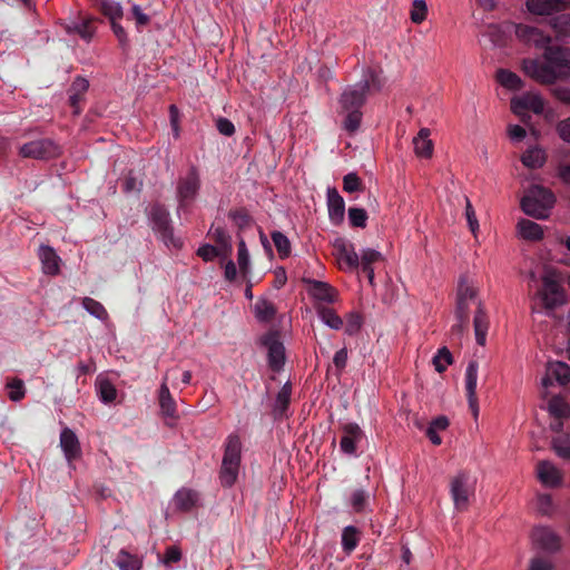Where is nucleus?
<instances>
[{
    "label": "nucleus",
    "mask_w": 570,
    "mask_h": 570,
    "mask_svg": "<svg viewBox=\"0 0 570 570\" xmlns=\"http://www.w3.org/2000/svg\"><path fill=\"white\" fill-rule=\"evenodd\" d=\"M197 255L205 262H212L215 257L220 256V252L216 246L205 244L197 249Z\"/></svg>",
    "instance_id": "nucleus-56"
},
{
    "label": "nucleus",
    "mask_w": 570,
    "mask_h": 570,
    "mask_svg": "<svg viewBox=\"0 0 570 570\" xmlns=\"http://www.w3.org/2000/svg\"><path fill=\"white\" fill-rule=\"evenodd\" d=\"M98 393L104 403H111L117 397V390L109 380H100L98 382Z\"/></svg>",
    "instance_id": "nucleus-46"
},
{
    "label": "nucleus",
    "mask_w": 570,
    "mask_h": 570,
    "mask_svg": "<svg viewBox=\"0 0 570 570\" xmlns=\"http://www.w3.org/2000/svg\"><path fill=\"white\" fill-rule=\"evenodd\" d=\"M348 219L353 227L364 228L366 226L367 213L363 208L351 207L348 209Z\"/></svg>",
    "instance_id": "nucleus-53"
},
{
    "label": "nucleus",
    "mask_w": 570,
    "mask_h": 570,
    "mask_svg": "<svg viewBox=\"0 0 570 570\" xmlns=\"http://www.w3.org/2000/svg\"><path fill=\"white\" fill-rule=\"evenodd\" d=\"M518 228L520 235L529 240H538L543 236V230L541 226L529 219H521L518 223Z\"/></svg>",
    "instance_id": "nucleus-32"
},
{
    "label": "nucleus",
    "mask_w": 570,
    "mask_h": 570,
    "mask_svg": "<svg viewBox=\"0 0 570 570\" xmlns=\"http://www.w3.org/2000/svg\"><path fill=\"white\" fill-rule=\"evenodd\" d=\"M217 130L224 136H233L235 132V126L227 118H218L216 120Z\"/></svg>",
    "instance_id": "nucleus-58"
},
{
    "label": "nucleus",
    "mask_w": 570,
    "mask_h": 570,
    "mask_svg": "<svg viewBox=\"0 0 570 570\" xmlns=\"http://www.w3.org/2000/svg\"><path fill=\"white\" fill-rule=\"evenodd\" d=\"M552 92L560 102L570 105V88L558 86L553 88Z\"/></svg>",
    "instance_id": "nucleus-62"
},
{
    "label": "nucleus",
    "mask_w": 570,
    "mask_h": 570,
    "mask_svg": "<svg viewBox=\"0 0 570 570\" xmlns=\"http://www.w3.org/2000/svg\"><path fill=\"white\" fill-rule=\"evenodd\" d=\"M118 21L119 20L110 21L111 22V29H112L115 36L117 37L120 46L122 48H125L128 45V38H127V33H126L125 29L122 28V26Z\"/></svg>",
    "instance_id": "nucleus-59"
},
{
    "label": "nucleus",
    "mask_w": 570,
    "mask_h": 570,
    "mask_svg": "<svg viewBox=\"0 0 570 570\" xmlns=\"http://www.w3.org/2000/svg\"><path fill=\"white\" fill-rule=\"evenodd\" d=\"M200 179L196 167H190L185 177L179 178L177 184V197L179 205L186 206L191 203L198 194Z\"/></svg>",
    "instance_id": "nucleus-10"
},
{
    "label": "nucleus",
    "mask_w": 570,
    "mask_h": 570,
    "mask_svg": "<svg viewBox=\"0 0 570 570\" xmlns=\"http://www.w3.org/2000/svg\"><path fill=\"white\" fill-rule=\"evenodd\" d=\"M362 188H363L362 180L360 179V177L356 174L350 173L344 176V178H343L344 191L354 193V191L361 190Z\"/></svg>",
    "instance_id": "nucleus-54"
},
{
    "label": "nucleus",
    "mask_w": 570,
    "mask_h": 570,
    "mask_svg": "<svg viewBox=\"0 0 570 570\" xmlns=\"http://www.w3.org/2000/svg\"><path fill=\"white\" fill-rule=\"evenodd\" d=\"M343 435L340 441L341 451L347 455H355L357 443L364 438V433L357 423L342 425Z\"/></svg>",
    "instance_id": "nucleus-16"
},
{
    "label": "nucleus",
    "mask_w": 570,
    "mask_h": 570,
    "mask_svg": "<svg viewBox=\"0 0 570 570\" xmlns=\"http://www.w3.org/2000/svg\"><path fill=\"white\" fill-rule=\"evenodd\" d=\"M99 9L110 20H120L124 16L121 4L116 0H99Z\"/></svg>",
    "instance_id": "nucleus-39"
},
{
    "label": "nucleus",
    "mask_w": 570,
    "mask_h": 570,
    "mask_svg": "<svg viewBox=\"0 0 570 570\" xmlns=\"http://www.w3.org/2000/svg\"><path fill=\"white\" fill-rule=\"evenodd\" d=\"M131 17L135 20L136 27L140 30L142 27L147 26L150 21V17L146 14L140 6L132 4L131 7Z\"/></svg>",
    "instance_id": "nucleus-55"
},
{
    "label": "nucleus",
    "mask_w": 570,
    "mask_h": 570,
    "mask_svg": "<svg viewBox=\"0 0 570 570\" xmlns=\"http://www.w3.org/2000/svg\"><path fill=\"white\" fill-rule=\"evenodd\" d=\"M333 246L342 267L350 271H354L360 267V256L356 253L353 243L340 237L334 240Z\"/></svg>",
    "instance_id": "nucleus-14"
},
{
    "label": "nucleus",
    "mask_w": 570,
    "mask_h": 570,
    "mask_svg": "<svg viewBox=\"0 0 570 570\" xmlns=\"http://www.w3.org/2000/svg\"><path fill=\"white\" fill-rule=\"evenodd\" d=\"M368 492L364 489H355L350 497V504L354 512L362 513L368 505Z\"/></svg>",
    "instance_id": "nucleus-40"
},
{
    "label": "nucleus",
    "mask_w": 570,
    "mask_h": 570,
    "mask_svg": "<svg viewBox=\"0 0 570 570\" xmlns=\"http://www.w3.org/2000/svg\"><path fill=\"white\" fill-rule=\"evenodd\" d=\"M538 478L546 487L557 488L562 484V473L549 461H540L537 465Z\"/></svg>",
    "instance_id": "nucleus-20"
},
{
    "label": "nucleus",
    "mask_w": 570,
    "mask_h": 570,
    "mask_svg": "<svg viewBox=\"0 0 570 570\" xmlns=\"http://www.w3.org/2000/svg\"><path fill=\"white\" fill-rule=\"evenodd\" d=\"M7 389L10 390L9 399L13 402L21 401L26 395L24 383L20 379H12L7 383Z\"/></svg>",
    "instance_id": "nucleus-49"
},
{
    "label": "nucleus",
    "mask_w": 570,
    "mask_h": 570,
    "mask_svg": "<svg viewBox=\"0 0 570 570\" xmlns=\"http://www.w3.org/2000/svg\"><path fill=\"white\" fill-rule=\"evenodd\" d=\"M167 377L164 379V382L161 383L159 387V394H158V403L160 407V412L164 417H166L167 421L166 424L168 426H173L175 422L178 420V413H177V404L174 400L169 387L166 382Z\"/></svg>",
    "instance_id": "nucleus-17"
},
{
    "label": "nucleus",
    "mask_w": 570,
    "mask_h": 570,
    "mask_svg": "<svg viewBox=\"0 0 570 570\" xmlns=\"http://www.w3.org/2000/svg\"><path fill=\"white\" fill-rule=\"evenodd\" d=\"M524 73L542 83H553L570 77V48L548 46L543 60L527 58L522 61Z\"/></svg>",
    "instance_id": "nucleus-1"
},
{
    "label": "nucleus",
    "mask_w": 570,
    "mask_h": 570,
    "mask_svg": "<svg viewBox=\"0 0 570 570\" xmlns=\"http://www.w3.org/2000/svg\"><path fill=\"white\" fill-rule=\"evenodd\" d=\"M198 500L196 491L189 489H181L177 491L174 498V502L177 509L181 511H189L194 508Z\"/></svg>",
    "instance_id": "nucleus-31"
},
{
    "label": "nucleus",
    "mask_w": 570,
    "mask_h": 570,
    "mask_svg": "<svg viewBox=\"0 0 570 570\" xmlns=\"http://www.w3.org/2000/svg\"><path fill=\"white\" fill-rule=\"evenodd\" d=\"M264 346L268 350V365L278 372L285 363V348L277 333H268L262 340Z\"/></svg>",
    "instance_id": "nucleus-13"
},
{
    "label": "nucleus",
    "mask_w": 570,
    "mask_h": 570,
    "mask_svg": "<svg viewBox=\"0 0 570 570\" xmlns=\"http://www.w3.org/2000/svg\"><path fill=\"white\" fill-rule=\"evenodd\" d=\"M228 216L240 229L248 227L252 223V217L245 208L230 210Z\"/></svg>",
    "instance_id": "nucleus-52"
},
{
    "label": "nucleus",
    "mask_w": 570,
    "mask_h": 570,
    "mask_svg": "<svg viewBox=\"0 0 570 570\" xmlns=\"http://www.w3.org/2000/svg\"><path fill=\"white\" fill-rule=\"evenodd\" d=\"M556 197L551 190L546 187L531 186L521 199V208L528 216L537 219H544L549 216L553 207Z\"/></svg>",
    "instance_id": "nucleus-3"
},
{
    "label": "nucleus",
    "mask_w": 570,
    "mask_h": 570,
    "mask_svg": "<svg viewBox=\"0 0 570 570\" xmlns=\"http://www.w3.org/2000/svg\"><path fill=\"white\" fill-rule=\"evenodd\" d=\"M362 116L361 109L350 110L343 119V128L350 134L355 132L360 128Z\"/></svg>",
    "instance_id": "nucleus-47"
},
{
    "label": "nucleus",
    "mask_w": 570,
    "mask_h": 570,
    "mask_svg": "<svg viewBox=\"0 0 570 570\" xmlns=\"http://www.w3.org/2000/svg\"><path fill=\"white\" fill-rule=\"evenodd\" d=\"M274 246L277 249V253L281 258H286L291 254V243L287 236H285L282 232L274 230L271 234Z\"/></svg>",
    "instance_id": "nucleus-44"
},
{
    "label": "nucleus",
    "mask_w": 570,
    "mask_h": 570,
    "mask_svg": "<svg viewBox=\"0 0 570 570\" xmlns=\"http://www.w3.org/2000/svg\"><path fill=\"white\" fill-rule=\"evenodd\" d=\"M552 448L558 456L570 460V434H560L553 438Z\"/></svg>",
    "instance_id": "nucleus-42"
},
{
    "label": "nucleus",
    "mask_w": 570,
    "mask_h": 570,
    "mask_svg": "<svg viewBox=\"0 0 570 570\" xmlns=\"http://www.w3.org/2000/svg\"><path fill=\"white\" fill-rule=\"evenodd\" d=\"M549 412L554 419H563L569 414V406L561 397H552L549 401Z\"/></svg>",
    "instance_id": "nucleus-48"
},
{
    "label": "nucleus",
    "mask_w": 570,
    "mask_h": 570,
    "mask_svg": "<svg viewBox=\"0 0 570 570\" xmlns=\"http://www.w3.org/2000/svg\"><path fill=\"white\" fill-rule=\"evenodd\" d=\"M478 370L479 364L476 361L469 362L465 370V392L469 407L474 417H476L479 414V404L476 397Z\"/></svg>",
    "instance_id": "nucleus-18"
},
{
    "label": "nucleus",
    "mask_w": 570,
    "mask_h": 570,
    "mask_svg": "<svg viewBox=\"0 0 570 570\" xmlns=\"http://www.w3.org/2000/svg\"><path fill=\"white\" fill-rule=\"evenodd\" d=\"M514 32L519 41L524 43L525 46H533L535 48H543L549 46L551 38L548 35H544L537 27H532L529 24H513Z\"/></svg>",
    "instance_id": "nucleus-12"
},
{
    "label": "nucleus",
    "mask_w": 570,
    "mask_h": 570,
    "mask_svg": "<svg viewBox=\"0 0 570 570\" xmlns=\"http://www.w3.org/2000/svg\"><path fill=\"white\" fill-rule=\"evenodd\" d=\"M39 257L42 264V271L47 275H57L59 273L60 258L50 246H41Z\"/></svg>",
    "instance_id": "nucleus-26"
},
{
    "label": "nucleus",
    "mask_w": 570,
    "mask_h": 570,
    "mask_svg": "<svg viewBox=\"0 0 570 570\" xmlns=\"http://www.w3.org/2000/svg\"><path fill=\"white\" fill-rule=\"evenodd\" d=\"M242 462V441L238 434L232 433L224 444V455L219 471L220 483L230 488L237 480Z\"/></svg>",
    "instance_id": "nucleus-2"
},
{
    "label": "nucleus",
    "mask_w": 570,
    "mask_h": 570,
    "mask_svg": "<svg viewBox=\"0 0 570 570\" xmlns=\"http://www.w3.org/2000/svg\"><path fill=\"white\" fill-rule=\"evenodd\" d=\"M475 492V479L469 471L462 470L450 480V495L456 511L469 508L470 498Z\"/></svg>",
    "instance_id": "nucleus-6"
},
{
    "label": "nucleus",
    "mask_w": 570,
    "mask_h": 570,
    "mask_svg": "<svg viewBox=\"0 0 570 570\" xmlns=\"http://www.w3.org/2000/svg\"><path fill=\"white\" fill-rule=\"evenodd\" d=\"M538 296L542 306L549 311L566 303V292L554 272H546L542 277V288L538 292Z\"/></svg>",
    "instance_id": "nucleus-7"
},
{
    "label": "nucleus",
    "mask_w": 570,
    "mask_h": 570,
    "mask_svg": "<svg viewBox=\"0 0 570 570\" xmlns=\"http://www.w3.org/2000/svg\"><path fill=\"white\" fill-rule=\"evenodd\" d=\"M237 262L239 272L244 278H246L250 271L249 253L246 243L243 238L238 242Z\"/></svg>",
    "instance_id": "nucleus-41"
},
{
    "label": "nucleus",
    "mask_w": 570,
    "mask_h": 570,
    "mask_svg": "<svg viewBox=\"0 0 570 570\" xmlns=\"http://www.w3.org/2000/svg\"><path fill=\"white\" fill-rule=\"evenodd\" d=\"M498 82L507 89L518 90L522 86L520 77L507 69H499L497 72Z\"/></svg>",
    "instance_id": "nucleus-37"
},
{
    "label": "nucleus",
    "mask_w": 570,
    "mask_h": 570,
    "mask_svg": "<svg viewBox=\"0 0 570 570\" xmlns=\"http://www.w3.org/2000/svg\"><path fill=\"white\" fill-rule=\"evenodd\" d=\"M317 316L330 328L338 331L343 327V318L330 306L323 304L314 305Z\"/></svg>",
    "instance_id": "nucleus-27"
},
{
    "label": "nucleus",
    "mask_w": 570,
    "mask_h": 570,
    "mask_svg": "<svg viewBox=\"0 0 570 570\" xmlns=\"http://www.w3.org/2000/svg\"><path fill=\"white\" fill-rule=\"evenodd\" d=\"M60 446L69 464L81 456L79 440L69 428H65L60 433Z\"/></svg>",
    "instance_id": "nucleus-19"
},
{
    "label": "nucleus",
    "mask_w": 570,
    "mask_h": 570,
    "mask_svg": "<svg viewBox=\"0 0 570 570\" xmlns=\"http://www.w3.org/2000/svg\"><path fill=\"white\" fill-rule=\"evenodd\" d=\"M470 305H471V303H469V302H463V301L456 299V308H455L456 320L469 321Z\"/></svg>",
    "instance_id": "nucleus-60"
},
{
    "label": "nucleus",
    "mask_w": 570,
    "mask_h": 570,
    "mask_svg": "<svg viewBox=\"0 0 570 570\" xmlns=\"http://www.w3.org/2000/svg\"><path fill=\"white\" fill-rule=\"evenodd\" d=\"M521 161L525 167L540 168L546 161V154L540 148H530L522 155Z\"/></svg>",
    "instance_id": "nucleus-36"
},
{
    "label": "nucleus",
    "mask_w": 570,
    "mask_h": 570,
    "mask_svg": "<svg viewBox=\"0 0 570 570\" xmlns=\"http://www.w3.org/2000/svg\"><path fill=\"white\" fill-rule=\"evenodd\" d=\"M291 395L292 385L289 383H285L283 387L278 391L275 399L273 407V415L275 420H282L284 417H287V410L291 403Z\"/></svg>",
    "instance_id": "nucleus-25"
},
{
    "label": "nucleus",
    "mask_w": 570,
    "mask_h": 570,
    "mask_svg": "<svg viewBox=\"0 0 570 570\" xmlns=\"http://www.w3.org/2000/svg\"><path fill=\"white\" fill-rule=\"evenodd\" d=\"M153 229L159 234L161 240L167 245L179 247L181 242L174 237V229L171 226L169 212L164 205L154 204L149 210Z\"/></svg>",
    "instance_id": "nucleus-8"
},
{
    "label": "nucleus",
    "mask_w": 570,
    "mask_h": 570,
    "mask_svg": "<svg viewBox=\"0 0 570 570\" xmlns=\"http://www.w3.org/2000/svg\"><path fill=\"white\" fill-rule=\"evenodd\" d=\"M181 559V551L176 546H170L166 549L163 562L165 564L176 563Z\"/></svg>",
    "instance_id": "nucleus-57"
},
{
    "label": "nucleus",
    "mask_w": 570,
    "mask_h": 570,
    "mask_svg": "<svg viewBox=\"0 0 570 570\" xmlns=\"http://www.w3.org/2000/svg\"><path fill=\"white\" fill-rule=\"evenodd\" d=\"M456 299L478 304L473 320V327L476 343L480 346H484L490 323L482 303L476 298V289L469 285L465 281H461L458 288Z\"/></svg>",
    "instance_id": "nucleus-5"
},
{
    "label": "nucleus",
    "mask_w": 570,
    "mask_h": 570,
    "mask_svg": "<svg viewBox=\"0 0 570 570\" xmlns=\"http://www.w3.org/2000/svg\"><path fill=\"white\" fill-rule=\"evenodd\" d=\"M557 129L560 138L570 144V117L560 121Z\"/></svg>",
    "instance_id": "nucleus-64"
},
{
    "label": "nucleus",
    "mask_w": 570,
    "mask_h": 570,
    "mask_svg": "<svg viewBox=\"0 0 570 570\" xmlns=\"http://www.w3.org/2000/svg\"><path fill=\"white\" fill-rule=\"evenodd\" d=\"M529 570H553V564L543 558H533Z\"/></svg>",
    "instance_id": "nucleus-63"
},
{
    "label": "nucleus",
    "mask_w": 570,
    "mask_h": 570,
    "mask_svg": "<svg viewBox=\"0 0 570 570\" xmlns=\"http://www.w3.org/2000/svg\"><path fill=\"white\" fill-rule=\"evenodd\" d=\"M431 131L429 128H421L413 138L414 153L420 158H431L434 145L430 139Z\"/></svg>",
    "instance_id": "nucleus-24"
},
{
    "label": "nucleus",
    "mask_w": 570,
    "mask_h": 570,
    "mask_svg": "<svg viewBox=\"0 0 570 570\" xmlns=\"http://www.w3.org/2000/svg\"><path fill=\"white\" fill-rule=\"evenodd\" d=\"M525 4L531 13L544 16L570 6V0H527Z\"/></svg>",
    "instance_id": "nucleus-22"
},
{
    "label": "nucleus",
    "mask_w": 570,
    "mask_h": 570,
    "mask_svg": "<svg viewBox=\"0 0 570 570\" xmlns=\"http://www.w3.org/2000/svg\"><path fill=\"white\" fill-rule=\"evenodd\" d=\"M328 217L334 225H340L344 220L345 203L336 188L327 189Z\"/></svg>",
    "instance_id": "nucleus-21"
},
{
    "label": "nucleus",
    "mask_w": 570,
    "mask_h": 570,
    "mask_svg": "<svg viewBox=\"0 0 570 570\" xmlns=\"http://www.w3.org/2000/svg\"><path fill=\"white\" fill-rule=\"evenodd\" d=\"M453 356L448 347H441L433 357V365L435 371L442 373L446 370V366L452 364Z\"/></svg>",
    "instance_id": "nucleus-45"
},
{
    "label": "nucleus",
    "mask_w": 570,
    "mask_h": 570,
    "mask_svg": "<svg viewBox=\"0 0 570 570\" xmlns=\"http://www.w3.org/2000/svg\"><path fill=\"white\" fill-rule=\"evenodd\" d=\"M363 325V316L358 312H351L346 316L345 333L350 336L355 335Z\"/></svg>",
    "instance_id": "nucleus-51"
},
{
    "label": "nucleus",
    "mask_w": 570,
    "mask_h": 570,
    "mask_svg": "<svg viewBox=\"0 0 570 570\" xmlns=\"http://www.w3.org/2000/svg\"><path fill=\"white\" fill-rule=\"evenodd\" d=\"M254 309L255 316L261 322H271L272 320H274L277 313L275 305L265 298H259L255 303Z\"/></svg>",
    "instance_id": "nucleus-34"
},
{
    "label": "nucleus",
    "mask_w": 570,
    "mask_h": 570,
    "mask_svg": "<svg viewBox=\"0 0 570 570\" xmlns=\"http://www.w3.org/2000/svg\"><path fill=\"white\" fill-rule=\"evenodd\" d=\"M382 259V254L372 248L363 249L361 253L360 266L362 267L363 273L366 275L371 284L374 281V269L372 265Z\"/></svg>",
    "instance_id": "nucleus-28"
},
{
    "label": "nucleus",
    "mask_w": 570,
    "mask_h": 570,
    "mask_svg": "<svg viewBox=\"0 0 570 570\" xmlns=\"http://www.w3.org/2000/svg\"><path fill=\"white\" fill-rule=\"evenodd\" d=\"M82 306L89 314L100 321H106L108 318V312L104 305L91 297H85L82 299Z\"/></svg>",
    "instance_id": "nucleus-43"
},
{
    "label": "nucleus",
    "mask_w": 570,
    "mask_h": 570,
    "mask_svg": "<svg viewBox=\"0 0 570 570\" xmlns=\"http://www.w3.org/2000/svg\"><path fill=\"white\" fill-rule=\"evenodd\" d=\"M552 379L560 385H566L570 381V366L564 362H550L547 368V377L542 380L543 385L547 386Z\"/></svg>",
    "instance_id": "nucleus-23"
},
{
    "label": "nucleus",
    "mask_w": 570,
    "mask_h": 570,
    "mask_svg": "<svg viewBox=\"0 0 570 570\" xmlns=\"http://www.w3.org/2000/svg\"><path fill=\"white\" fill-rule=\"evenodd\" d=\"M531 538L534 544L542 550L554 553L561 549V538L549 527H537Z\"/></svg>",
    "instance_id": "nucleus-15"
},
{
    "label": "nucleus",
    "mask_w": 570,
    "mask_h": 570,
    "mask_svg": "<svg viewBox=\"0 0 570 570\" xmlns=\"http://www.w3.org/2000/svg\"><path fill=\"white\" fill-rule=\"evenodd\" d=\"M360 542V531L354 525H347L342 532V548L347 554L352 553Z\"/></svg>",
    "instance_id": "nucleus-33"
},
{
    "label": "nucleus",
    "mask_w": 570,
    "mask_h": 570,
    "mask_svg": "<svg viewBox=\"0 0 570 570\" xmlns=\"http://www.w3.org/2000/svg\"><path fill=\"white\" fill-rule=\"evenodd\" d=\"M551 26L561 40L570 38V14L562 13L551 19Z\"/></svg>",
    "instance_id": "nucleus-38"
},
{
    "label": "nucleus",
    "mask_w": 570,
    "mask_h": 570,
    "mask_svg": "<svg viewBox=\"0 0 570 570\" xmlns=\"http://www.w3.org/2000/svg\"><path fill=\"white\" fill-rule=\"evenodd\" d=\"M381 88L379 75L374 70H367L363 79L353 86H347L341 95L342 107H361L366 96Z\"/></svg>",
    "instance_id": "nucleus-4"
},
{
    "label": "nucleus",
    "mask_w": 570,
    "mask_h": 570,
    "mask_svg": "<svg viewBox=\"0 0 570 570\" xmlns=\"http://www.w3.org/2000/svg\"><path fill=\"white\" fill-rule=\"evenodd\" d=\"M67 31L68 33L79 35L87 42H89L95 35V28L90 19H83L81 21L73 22L72 24L68 26Z\"/></svg>",
    "instance_id": "nucleus-35"
},
{
    "label": "nucleus",
    "mask_w": 570,
    "mask_h": 570,
    "mask_svg": "<svg viewBox=\"0 0 570 570\" xmlns=\"http://www.w3.org/2000/svg\"><path fill=\"white\" fill-rule=\"evenodd\" d=\"M346 362H347V350H346V347H343L335 353V355L333 357V363H334L335 367L341 372L345 368Z\"/></svg>",
    "instance_id": "nucleus-61"
},
{
    "label": "nucleus",
    "mask_w": 570,
    "mask_h": 570,
    "mask_svg": "<svg viewBox=\"0 0 570 570\" xmlns=\"http://www.w3.org/2000/svg\"><path fill=\"white\" fill-rule=\"evenodd\" d=\"M213 239L218 245V250L223 258H228L232 255L233 246L230 236L225 232L223 227H216L210 229Z\"/></svg>",
    "instance_id": "nucleus-29"
},
{
    "label": "nucleus",
    "mask_w": 570,
    "mask_h": 570,
    "mask_svg": "<svg viewBox=\"0 0 570 570\" xmlns=\"http://www.w3.org/2000/svg\"><path fill=\"white\" fill-rule=\"evenodd\" d=\"M115 564L120 570H140L142 566V561L136 554H131L125 549H121L115 559Z\"/></svg>",
    "instance_id": "nucleus-30"
},
{
    "label": "nucleus",
    "mask_w": 570,
    "mask_h": 570,
    "mask_svg": "<svg viewBox=\"0 0 570 570\" xmlns=\"http://www.w3.org/2000/svg\"><path fill=\"white\" fill-rule=\"evenodd\" d=\"M428 6L425 0H414L412 2V9L410 18L414 23H421L426 19Z\"/></svg>",
    "instance_id": "nucleus-50"
},
{
    "label": "nucleus",
    "mask_w": 570,
    "mask_h": 570,
    "mask_svg": "<svg viewBox=\"0 0 570 570\" xmlns=\"http://www.w3.org/2000/svg\"><path fill=\"white\" fill-rule=\"evenodd\" d=\"M60 153V147L48 138L27 142L19 149L21 157L33 159H50L59 156Z\"/></svg>",
    "instance_id": "nucleus-9"
},
{
    "label": "nucleus",
    "mask_w": 570,
    "mask_h": 570,
    "mask_svg": "<svg viewBox=\"0 0 570 570\" xmlns=\"http://www.w3.org/2000/svg\"><path fill=\"white\" fill-rule=\"evenodd\" d=\"M308 294L316 301L315 304L332 305L340 301L338 291L331 284L317 279H307Z\"/></svg>",
    "instance_id": "nucleus-11"
}]
</instances>
